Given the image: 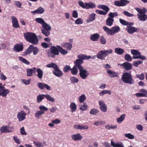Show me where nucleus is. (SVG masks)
Listing matches in <instances>:
<instances>
[{
    "mask_svg": "<svg viewBox=\"0 0 147 147\" xmlns=\"http://www.w3.org/2000/svg\"><path fill=\"white\" fill-rule=\"evenodd\" d=\"M24 37L27 41L33 45L37 44L38 42V39L35 34L27 32L24 33Z\"/></svg>",
    "mask_w": 147,
    "mask_h": 147,
    "instance_id": "f257e3e1",
    "label": "nucleus"
},
{
    "mask_svg": "<svg viewBox=\"0 0 147 147\" xmlns=\"http://www.w3.org/2000/svg\"><path fill=\"white\" fill-rule=\"evenodd\" d=\"M46 67L48 68H53V73L56 77L59 78L63 76L62 71L59 68L58 65L55 63H49L46 65Z\"/></svg>",
    "mask_w": 147,
    "mask_h": 147,
    "instance_id": "f03ea898",
    "label": "nucleus"
},
{
    "mask_svg": "<svg viewBox=\"0 0 147 147\" xmlns=\"http://www.w3.org/2000/svg\"><path fill=\"white\" fill-rule=\"evenodd\" d=\"M135 9L138 12L137 16L139 20L142 22H145L147 20V15L145 14L147 12V9L145 7L142 9L136 8Z\"/></svg>",
    "mask_w": 147,
    "mask_h": 147,
    "instance_id": "7ed1b4c3",
    "label": "nucleus"
},
{
    "mask_svg": "<svg viewBox=\"0 0 147 147\" xmlns=\"http://www.w3.org/2000/svg\"><path fill=\"white\" fill-rule=\"evenodd\" d=\"M132 76L131 73L127 72H125L123 74L121 79L122 81L125 83L130 85L133 84L134 83V81Z\"/></svg>",
    "mask_w": 147,
    "mask_h": 147,
    "instance_id": "20e7f679",
    "label": "nucleus"
},
{
    "mask_svg": "<svg viewBox=\"0 0 147 147\" xmlns=\"http://www.w3.org/2000/svg\"><path fill=\"white\" fill-rule=\"evenodd\" d=\"M77 59L74 62V63L76 66H81L83 63V60H88L92 58V57L90 56H87L85 55L80 54L78 56Z\"/></svg>",
    "mask_w": 147,
    "mask_h": 147,
    "instance_id": "39448f33",
    "label": "nucleus"
},
{
    "mask_svg": "<svg viewBox=\"0 0 147 147\" xmlns=\"http://www.w3.org/2000/svg\"><path fill=\"white\" fill-rule=\"evenodd\" d=\"M103 30L108 35L112 36L119 32L120 30V28L117 26H115L109 29L107 26L103 27Z\"/></svg>",
    "mask_w": 147,
    "mask_h": 147,
    "instance_id": "423d86ee",
    "label": "nucleus"
},
{
    "mask_svg": "<svg viewBox=\"0 0 147 147\" xmlns=\"http://www.w3.org/2000/svg\"><path fill=\"white\" fill-rule=\"evenodd\" d=\"M42 29H41L42 33L46 36H48L50 34V31L51 30V26L45 22L42 26Z\"/></svg>",
    "mask_w": 147,
    "mask_h": 147,
    "instance_id": "0eeeda50",
    "label": "nucleus"
},
{
    "mask_svg": "<svg viewBox=\"0 0 147 147\" xmlns=\"http://www.w3.org/2000/svg\"><path fill=\"white\" fill-rule=\"evenodd\" d=\"M79 71V74L81 78L85 80L88 77L89 73L82 66H76Z\"/></svg>",
    "mask_w": 147,
    "mask_h": 147,
    "instance_id": "6e6552de",
    "label": "nucleus"
},
{
    "mask_svg": "<svg viewBox=\"0 0 147 147\" xmlns=\"http://www.w3.org/2000/svg\"><path fill=\"white\" fill-rule=\"evenodd\" d=\"M131 52L132 54L133 55L132 57L133 59H140L143 60H145L146 59V57L144 56L141 55V53L137 50L131 49Z\"/></svg>",
    "mask_w": 147,
    "mask_h": 147,
    "instance_id": "1a4fd4ad",
    "label": "nucleus"
},
{
    "mask_svg": "<svg viewBox=\"0 0 147 147\" xmlns=\"http://www.w3.org/2000/svg\"><path fill=\"white\" fill-rule=\"evenodd\" d=\"M78 5L82 8L86 9L94 8L96 6L95 4L91 2L88 3H84L82 1H80L78 2Z\"/></svg>",
    "mask_w": 147,
    "mask_h": 147,
    "instance_id": "9d476101",
    "label": "nucleus"
},
{
    "mask_svg": "<svg viewBox=\"0 0 147 147\" xmlns=\"http://www.w3.org/2000/svg\"><path fill=\"white\" fill-rule=\"evenodd\" d=\"M9 92V90L5 89L4 85H3L2 84L0 83V96L3 97H6Z\"/></svg>",
    "mask_w": 147,
    "mask_h": 147,
    "instance_id": "9b49d317",
    "label": "nucleus"
},
{
    "mask_svg": "<svg viewBox=\"0 0 147 147\" xmlns=\"http://www.w3.org/2000/svg\"><path fill=\"white\" fill-rule=\"evenodd\" d=\"M14 127L13 126L8 127L7 125L3 126L1 127L0 131L2 133H8L14 131Z\"/></svg>",
    "mask_w": 147,
    "mask_h": 147,
    "instance_id": "f8f14e48",
    "label": "nucleus"
},
{
    "mask_svg": "<svg viewBox=\"0 0 147 147\" xmlns=\"http://www.w3.org/2000/svg\"><path fill=\"white\" fill-rule=\"evenodd\" d=\"M26 113L23 111H21L18 113L17 117L20 121H23L26 119Z\"/></svg>",
    "mask_w": 147,
    "mask_h": 147,
    "instance_id": "ddd939ff",
    "label": "nucleus"
},
{
    "mask_svg": "<svg viewBox=\"0 0 147 147\" xmlns=\"http://www.w3.org/2000/svg\"><path fill=\"white\" fill-rule=\"evenodd\" d=\"M126 29L128 32L130 34H133L139 31V29L137 28L131 26H127Z\"/></svg>",
    "mask_w": 147,
    "mask_h": 147,
    "instance_id": "4468645a",
    "label": "nucleus"
},
{
    "mask_svg": "<svg viewBox=\"0 0 147 147\" xmlns=\"http://www.w3.org/2000/svg\"><path fill=\"white\" fill-rule=\"evenodd\" d=\"M118 65H121L125 70H129L131 69L132 67V64L128 62H125L121 64H118Z\"/></svg>",
    "mask_w": 147,
    "mask_h": 147,
    "instance_id": "2eb2a0df",
    "label": "nucleus"
},
{
    "mask_svg": "<svg viewBox=\"0 0 147 147\" xmlns=\"http://www.w3.org/2000/svg\"><path fill=\"white\" fill-rule=\"evenodd\" d=\"M11 19L13 27L15 28H19L20 26L17 18L15 17L11 16Z\"/></svg>",
    "mask_w": 147,
    "mask_h": 147,
    "instance_id": "dca6fc26",
    "label": "nucleus"
},
{
    "mask_svg": "<svg viewBox=\"0 0 147 147\" xmlns=\"http://www.w3.org/2000/svg\"><path fill=\"white\" fill-rule=\"evenodd\" d=\"M38 87L41 89H46L47 90H50V87L47 84H44L42 82L39 83L38 84Z\"/></svg>",
    "mask_w": 147,
    "mask_h": 147,
    "instance_id": "f3484780",
    "label": "nucleus"
},
{
    "mask_svg": "<svg viewBox=\"0 0 147 147\" xmlns=\"http://www.w3.org/2000/svg\"><path fill=\"white\" fill-rule=\"evenodd\" d=\"M100 108L101 110L103 112H105L107 111V107L104 101L100 100L99 102Z\"/></svg>",
    "mask_w": 147,
    "mask_h": 147,
    "instance_id": "a211bd4d",
    "label": "nucleus"
},
{
    "mask_svg": "<svg viewBox=\"0 0 147 147\" xmlns=\"http://www.w3.org/2000/svg\"><path fill=\"white\" fill-rule=\"evenodd\" d=\"M36 68L34 67L32 69H27L26 70L27 76L31 77L33 76V74L35 73Z\"/></svg>",
    "mask_w": 147,
    "mask_h": 147,
    "instance_id": "6ab92c4d",
    "label": "nucleus"
},
{
    "mask_svg": "<svg viewBox=\"0 0 147 147\" xmlns=\"http://www.w3.org/2000/svg\"><path fill=\"white\" fill-rule=\"evenodd\" d=\"M13 50L16 52H19L22 51L23 49V45L22 44H17L14 45Z\"/></svg>",
    "mask_w": 147,
    "mask_h": 147,
    "instance_id": "aec40b11",
    "label": "nucleus"
},
{
    "mask_svg": "<svg viewBox=\"0 0 147 147\" xmlns=\"http://www.w3.org/2000/svg\"><path fill=\"white\" fill-rule=\"evenodd\" d=\"M45 11L44 9L41 7H40L38 8L34 11H31L32 13L35 15V14H41L43 13Z\"/></svg>",
    "mask_w": 147,
    "mask_h": 147,
    "instance_id": "412c9836",
    "label": "nucleus"
},
{
    "mask_svg": "<svg viewBox=\"0 0 147 147\" xmlns=\"http://www.w3.org/2000/svg\"><path fill=\"white\" fill-rule=\"evenodd\" d=\"M106 57L104 50L99 51L98 54L96 55V57L97 58L101 60L105 59V58Z\"/></svg>",
    "mask_w": 147,
    "mask_h": 147,
    "instance_id": "4be33fe9",
    "label": "nucleus"
},
{
    "mask_svg": "<svg viewBox=\"0 0 147 147\" xmlns=\"http://www.w3.org/2000/svg\"><path fill=\"white\" fill-rule=\"evenodd\" d=\"M107 72L109 76L111 78L118 77L119 76L118 73L112 71L110 70H108Z\"/></svg>",
    "mask_w": 147,
    "mask_h": 147,
    "instance_id": "5701e85b",
    "label": "nucleus"
},
{
    "mask_svg": "<svg viewBox=\"0 0 147 147\" xmlns=\"http://www.w3.org/2000/svg\"><path fill=\"white\" fill-rule=\"evenodd\" d=\"M100 37V35L98 33H95L90 35V39L93 41H97Z\"/></svg>",
    "mask_w": 147,
    "mask_h": 147,
    "instance_id": "b1692460",
    "label": "nucleus"
},
{
    "mask_svg": "<svg viewBox=\"0 0 147 147\" xmlns=\"http://www.w3.org/2000/svg\"><path fill=\"white\" fill-rule=\"evenodd\" d=\"M71 138L74 141H78L81 140L83 137L80 134H74L71 136Z\"/></svg>",
    "mask_w": 147,
    "mask_h": 147,
    "instance_id": "393cba45",
    "label": "nucleus"
},
{
    "mask_svg": "<svg viewBox=\"0 0 147 147\" xmlns=\"http://www.w3.org/2000/svg\"><path fill=\"white\" fill-rule=\"evenodd\" d=\"M74 128L77 129L87 130L88 129V127L87 125H75L74 126Z\"/></svg>",
    "mask_w": 147,
    "mask_h": 147,
    "instance_id": "a878e982",
    "label": "nucleus"
},
{
    "mask_svg": "<svg viewBox=\"0 0 147 147\" xmlns=\"http://www.w3.org/2000/svg\"><path fill=\"white\" fill-rule=\"evenodd\" d=\"M36 71L37 72L36 76L39 79H41L43 76V72L42 70L40 68H36Z\"/></svg>",
    "mask_w": 147,
    "mask_h": 147,
    "instance_id": "bb28decb",
    "label": "nucleus"
},
{
    "mask_svg": "<svg viewBox=\"0 0 147 147\" xmlns=\"http://www.w3.org/2000/svg\"><path fill=\"white\" fill-rule=\"evenodd\" d=\"M50 50L51 53L52 54L56 55H58L59 54V51L57 46L56 47L54 46H52L50 48Z\"/></svg>",
    "mask_w": 147,
    "mask_h": 147,
    "instance_id": "cd10ccee",
    "label": "nucleus"
},
{
    "mask_svg": "<svg viewBox=\"0 0 147 147\" xmlns=\"http://www.w3.org/2000/svg\"><path fill=\"white\" fill-rule=\"evenodd\" d=\"M96 14L94 13H92L89 15V18L87 19L86 22L87 23H89L92 22L95 19Z\"/></svg>",
    "mask_w": 147,
    "mask_h": 147,
    "instance_id": "c85d7f7f",
    "label": "nucleus"
},
{
    "mask_svg": "<svg viewBox=\"0 0 147 147\" xmlns=\"http://www.w3.org/2000/svg\"><path fill=\"white\" fill-rule=\"evenodd\" d=\"M57 47L59 51L61 54L65 55L68 53V51L67 50L63 49L59 45H57Z\"/></svg>",
    "mask_w": 147,
    "mask_h": 147,
    "instance_id": "c756f323",
    "label": "nucleus"
},
{
    "mask_svg": "<svg viewBox=\"0 0 147 147\" xmlns=\"http://www.w3.org/2000/svg\"><path fill=\"white\" fill-rule=\"evenodd\" d=\"M98 7L105 11V12H107V13L109 10V8L107 6L104 5H100L98 6Z\"/></svg>",
    "mask_w": 147,
    "mask_h": 147,
    "instance_id": "7c9ffc66",
    "label": "nucleus"
},
{
    "mask_svg": "<svg viewBox=\"0 0 147 147\" xmlns=\"http://www.w3.org/2000/svg\"><path fill=\"white\" fill-rule=\"evenodd\" d=\"M115 53L119 55L123 54L124 52V50L123 49L120 48H116L115 49Z\"/></svg>",
    "mask_w": 147,
    "mask_h": 147,
    "instance_id": "2f4dec72",
    "label": "nucleus"
},
{
    "mask_svg": "<svg viewBox=\"0 0 147 147\" xmlns=\"http://www.w3.org/2000/svg\"><path fill=\"white\" fill-rule=\"evenodd\" d=\"M114 21V19L108 18L106 21V24L107 26H111L113 25Z\"/></svg>",
    "mask_w": 147,
    "mask_h": 147,
    "instance_id": "473e14b6",
    "label": "nucleus"
},
{
    "mask_svg": "<svg viewBox=\"0 0 147 147\" xmlns=\"http://www.w3.org/2000/svg\"><path fill=\"white\" fill-rule=\"evenodd\" d=\"M70 80L71 83L73 84L77 83L79 82L78 79L74 76H71L70 78Z\"/></svg>",
    "mask_w": 147,
    "mask_h": 147,
    "instance_id": "72a5a7b5",
    "label": "nucleus"
},
{
    "mask_svg": "<svg viewBox=\"0 0 147 147\" xmlns=\"http://www.w3.org/2000/svg\"><path fill=\"white\" fill-rule=\"evenodd\" d=\"M45 97V95L42 94L38 95L37 97V101L38 103H39L42 101Z\"/></svg>",
    "mask_w": 147,
    "mask_h": 147,
    "instance_id": "f704fd0d",
    "label": "nucleus"
},
{
    "mask_svg": "<svg viewBox=\"0 0 147 147\" xmlns=\"http://www.w3.org/2000/svg\"><path fill=\"white\" fill-rule=\"evenodd\" d=\"M70 107L71 109V111L72 112L75 111L77 109L76 105L74 102L71 103Z\"/></svg>",
    "mask_w": 147,
    "mask_h": 147,
    "instance_id": "c9c22d12",
    "label": "nucleus"
},
{
    "mask_svg": "<svg viewBox=\"0 0 147 147\" xmlns=\"http://www.w3.org/2000/svg\"><path fill=\"white\" fill-rule=\"evenodd\" d=\"M62 46L64 47L68 50H70L72 47V44L69 42L64 43L62 45Z\"/></svg>",
    "mask_w": 147,
    "mask_h": 147,
    "instance_id": "e433bc0d",
    "label": "nucleus"
},
{
    "mask_svg": "<svg viewBox=\"0 0 147 147\" xmlns=\"http://www.w3.org/2000/svg\"><path fill=\"white\" fill-rule=\"evenodd\" d=\"M39 109L40 110V111L44 114L45 113V112L48 110V108L47 107L42 105L40 106L39 107Z\"/></svg>",
    "mask_w": 147,
    "mask_h": 147,
    "instance_id": "4c0bfd02",
    "label": "nucleus"
},
{
    "mask_svg": "<svg viewBox=\"0 0 147 147\" xmlns=\"http://www.w3.org/2000/svg\"><path fill=\"white\" fill-rule=\"evenodd\" d=\"M45 97L48 100L53 102H55V99L49 94H45Z\"/></svg>",
    "mask_w": 147,
    "mask_h": 147,
    "instance_id": "58836bf2",
    "label": "nucleus"
},
{
    "mask_svg": "<svg viewBox=\"0 0 147 147\" xmlns=\"http://www.w3.org/2000/svg\"><path fill=\"white\" fill-rule=\"evenodd\" d=\"M111 146L113 147H124L122 144L116 143L112 140L111 141Z\"/></svg>",
    "mask_w": 147,
    "mask_h": 147,
    "instance_id": "ea45409f",
    "label": "nucleus"
},
{
    "mask_svg": "<svg viewBox=\"0 0 147 147\" xmlns=\"http://www.w3.org/2000/svg\"><path fill=\"white\" fill-rule=\"evenodd\" d=\"M77 67L76 66H74L73 68L71 69V74L74 75H76L78 73V71L77 68Z\"/></svg>",
    "mask_w": 147,
    "mask_h": 147,
    "instance_id": "a19ab883",
    "label": "nucleus"
},
{
    "mask_svg": "<svg viewBox=\"0 0 147 147\" xmlns=\"http://www.w3.org/2000/svg\"><path fill=\"white\" fill-rule=\"evenodd\" d=\"M99 113L98 110L96 109H92L90 111V115H96Z\"/></svg>",
    "mask_w": 147,
    "mask_h": 147,
    "instance_id": "79ce46f5",
    "label": "nucleus"
},
{
    "mask_svg": "<svg viewBox=\"0 0 147 147\" xmlns=\"http://www.w3.org/2000/svg\"><path fill=\"white\" fill-rule=\"evenodd\" d=\"M33 47V45H30L29 47L26 49V51L25 52L26 55L32 53V52Z\"/></svg>",
    "mask_w": 147,
    "mask_h": 147,
    "instance_id": "37998d69",
    "label": "nucleus"
},
{
    "mask_svg": "<svg viewBox=\"0 0 147 147\" xmlns=\"http://www.w3.org/2000/svg\"><path fill=\"white\" fill-rule=\"evenodd\" d=\"M125 116L124 114L121 115V116L117 119V122L119 123H120L124 120Z\"/></svg>",
    "mask_w": 147,
    "mask_h": 147,
    "instance_id": "c03bdc74",
    "label": "nucleus"
},
{
    "mask_svg": "<svg viewBox=\"0 0 147 147\" xmlns=\"http://www.w3.org/2000/svg\"><path fill=\"white\" fill-rule=\"evenodd\" d=\"M86 95L84 94H83L79 97L78 100L80 103H81L84 102L86 100Z\"/></svg>",
    "mask_w": 147,
    "mask_h": 147,
    "instance_id": "a18cd8bd",
    "label": "nucleus"
},
{
    "mask_svg": "<svg viewBox=\"0 0 147 147\" xmlns=\"http://www.w3.org/2000/svg\"><path fill=\"white\" fill-rule=\"evenodd\" d=\"M35 21L37 23L42 24V26L45 22L42 18H37L35 19Z\"/></svg>",
    "mask_w": 147,
    "mask_h": 147,
    "instance_id": "49530a36",
    "label": "nucleus"
},
{
    "mask_svg": "<svg viewBox=\"0 0 147 147\" xmlns=\"http://www.w3.org/2000/svg\"><path fill=\"white\" fill-rule=\"evenodd\" d=\"M111 94V91L110 90H103L99 93V95L101 96H102L105 94H109L110 95Z\"/></svg>",
    "mask_w": 147,
    "mask_h": 147,
    "instance_id": "de8ad7c7",
    "label": "nucleus"
},
{
    "mask_svg": "<svg viewBox=\"0 0 147 147\" xmlns=\"http://www.w3.org/2000/svg\"><path fill=\"white\" fill-rule=\"evenodd\" d=\"M44 114L40 111H36L34 114L35 117L37 119H39L40 116L42 114Z\"/></svg>",
    "mask_w": 147,
    "mask_h": 147,
    "instance_id": "09e8293b",
    "label": "nucleus"
},
{
    "mask_svg": "<svg viewBox=\"0 0 147 147\" xmlns=\"http://www.w3.org/2000/svg\"><path fill=\"white\" fill-rule=\"evenodd\" d=\"M106 123V122L105 121H98L95 122L94 124L96 126H98L101 125H105Z\"/></svg>",
    "mask_w": 147,
    "mask_h": 147,
    "instance_id": "8fccbe9b",
    "label": "nucleus"
},
{
    "mask_svg": "<svg viewBox=\"0 0 147 147\" xmlns=\"http://www.w3.org/2000/svg\"><path fill=\"white\" fill-rule=\"evenodd\" d=\"M18 59L19 60L26 65H29L30 64V63L29 61L22 57H18Z\"/></svg>",
    "mask_w": 147,
    "mask_h": 147,
    "instance_id": "3c124183",
    "label": "nucleus"
},
{
    "mask_svg": "<svg viewBox=\"0 0 147 147\" xmlns=\"http://www.w3.org/2000/svg\"><path fill=\"white\" fill-rule=\"evenodd\" d=\"M125 137L129 139H133L134 138V136L131 133H127L124 134Z\"/></svg>",
    "mask_w": 147,
    "mask_h": 147,
    "instance_id": "603ef678",
    "label": "nucleus"
},
{
    "mask_svg": "<svg viewBox=\"0 0 147 147\" xmlns=\"http://www.w3.org/2000/svg\"><path fill=\"white\" fill-rule=\"evenodd\" d=\"M105 127L106 129L107 130H109L111 129H116L117 127V126L116 125H105Z\"/></svg>",
    "mask_w": 147,
    "mask_h": 147,
    "instance_id": "864d4df0",
    "label": "nucleus"
},
{
    "mask_svg": "<svg viewBox=\"0 0 147 147\" xmlns=\"http://www.w3.org/2000/svg\"><path fill=\"white\" fill-rule=\"evenodd\" d=\"M124 58L125 59L128 61H131L132 60V58L131 56L128 54L125 55Z\"/></svg>",
    "mask_w": 147,
    "mask_h": 147,
    "instance_id": "5fc2aeb1",
    "label": "nucleus"
},
{
    "mask_svg": "<svg viewBox=\"0 0 147 147\" xmlns=\"http://www.w3.org/2000/svg\"><path fill=\"white\" fill-rule=\"evenodd\" d=\"M121 6H124L129 3L130 1L127 0H120Z\"/></svg>",
    "mask_w": 147,
    "mask_h": 147,
    "instance_id": "6e6d98bb",
    "label": "nucleus"
},
{
    "mask_svg": "<svg viewBox=\"0 0 147 147\" xmlns=\"http://www.w3.org/2000/svg\"><path fill=\"white\" fill-rule=\"evenodd\" d=\"M39 49L36 47H34L33 45L32 52L34 55H36L39 52Z\"/></svg>",
    "mask_w": 147,
    "mask_h": 147,
    "instance_id": "4d7b16f0",
    "label": "nucleus"
},
{
    "mask_svg": "<svg viewBox=\"0 0 147 147\" xmlns=\"http://www.w3.org/2000/svg\"><path fill=\"white\" fill-rule=\"evenodd\" d=\"M109 17L111 18H113L115 17V16H117L118 14L117 12H114V13L110 12L109 14Z\"/></svg>",
    "mask_w": 147,
    "mask_h": 147,
    "instance_id": "13d9d810",
    "label": "nucleus"
},
{
    "mask_svg": "<svg viewBox=\"0 0 147 147\" xmlns=\"http://www.w3.org/2000/svg\"><path fill=\"white\" fill-rule=\"evenodd\" d=\"M143 61H134L133 64V65L135 67H137L138 65L142 63Z\"/></svg>",
    "mask_w": 147,
    "mask_h": 147,
    "instance_id": "bf43d9fd",
    "label": "nucleus"
},
{
    "mask_svg": "<svg viewBox=\"0 0 147 147\" xmlns=\"http://www.w3.org/2000/svg\"><path fill=\"white\" fill-rule=\"evenodd\" d=\"M70 67L69 65H66L63 68V71L65 73L67 72L69 70H71Z\"/></svg>",
    "mask_w": 147,
    "mask_h": 147,
    "instance_id": "052dcab7",
    "label": "nucleus"
},
{
    "mask_svg": "<svg viewBox=\"0 0 147 147\" xmlns=\"http://www.w3.org/2000/svg\"><path fill=\"white\" fill-rule=\"evenodd\" d=\"M106 56L108 55L109 54H112L113 53V50L111 49H109L108 50H104Z\"/></svg>",
    "mask_w": 147,
    "mask_h": 147,
    "instance_id": "680f3d73",
    "label": "nucleus"
},
{
    "mask_svg": "<svg viewBox=\"0 0 147 147\" xmlns=\"http://www.w3.org/2000/svg\"><path fill=\"white\" fill-rule=\"evenodd\" d=\"M88 108V106L86 105V103H84L83 105H81L80 106V109L84 111L86 110Z\"/></svg>",
    "mask_w": 147,
    "mask_h": 147,
    "instance_id": "e2e57ef3",
    "label": "nucleus"
},
{
    "mask_svg": "<svg viewBox=\"0 0 147 147\" xmlns=\"http://www.w3.org/2000/svg\"><path fill=\"white\" fill-rule=\"evenodd\" d=\"M119 22L120 23L124 25H128V24H129V22H127L124 20H123L121 19H120L119 20Z\"/></svg>",
    "mask_w": 147,
    "mask_h": 147,
    "instance_id": "0e129e2a",
    "label": "nucleus"
},
{
    "mask_svg": "<svg viewBox=\"0 0 147 147\" xmlns=\"http://www.w3.org/2000/svg\"><path fill=\"white\" fill-rule=\"evenodd\" d=\"M75 24H82L83 23V21L81 18H78L75 22Z\"/></svg>",
    "mask_w": 147,
    "mask_h": 147,
    "instance_id": "69168bd1",
    "label": "nucleus"
},
{
    "mask_svg": "<svg viewBox=\"0 0 147 147\" xmlns=\"http://www.w3.org/2000/svg\"><path fill=\"white\" fill-rule=\"evenodd\" d=\"M34 143L36 147H43L44 146L41 142H34Z\"/></svg>",
    "mask_w": 147,
    "mask_h": 147,
    "instance_id": "338daca9",
    "label": "nucleus"
},
{
    "mask_svg": "<svg viewBox=\"0 0 147 147\" xmlns=\"http://www.w3.org/2000/svg\"><path fill=\"white\" fill-rule=\"evenodd\" d=\"M136 77L141 80H143L144 78V75L143 74H141L139 75L137 74L136 75Z\"/></svg>",
    "mask_w": 147,
    "mask_h": 147,
    "instance_id": "774afa93",
    "label": "nucleus"
}]
</instances>
